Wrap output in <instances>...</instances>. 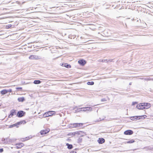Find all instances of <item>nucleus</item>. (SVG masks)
Returning a JSON list of instances; mask_svg holds the SVG:
<instances>
[{"mask_svg":"<svg viewBox=\"0 0 153 153\" xmlns=\"http://www.w3.org/2000/svg\"><path fill=\"white\" fill-rule=\"evenodd\" d=\"M26 123V122L25 120H23L20 122H17V123L14 124L13 125H10L9 126V128H11L14 127H16V128L19 127L18 125L21 124H25Z\"/></svg>","mask_w":153,"mask_h":153,"instance_id":"obj_1","label":"nucleus"},{"mask_svg":"<svg viewBox=\"0 0 153 153\" xmlns=\"http://www.w3.org/2000/svg\"><path fill=\"white\" fill-rule=\"evenodd\" d=\"M25 114V113L24 111H18L17 114L16 116L19 117H21L24 116Z\"/></svg>","mask_w":153,"mask_h":153,"instance_id":"obj_2","label":"nucleus"},{"mask_svg":"<svg viewBox=\"0 0 153 153\" xmlns=\"http://www.w3.org/2000/svg\"><path fill=\"white\" fill-rule=\"evenodd\" d=\"M53 112H54V111H48L45 113V114H44V116L45 117L51 116L53 114Z\"/></svg>","mask_w":153,"mask_h":153,"instance_id":"obj_3","label":"nucleus"},{"mask_svg":"<svg viewBox=\"0 0 153 153\" xmlns=\"http://www.w3.org/2000/svg\"><path fill=\"white\" fill-rule=\"evenodd\" d=\"M49 131L50 129L48 128H47L45 129L41 130L40 131V133L41 135H43L47 134Z\"/></svg>","mask_w":153,"mask_h":153,"instance_id":"obj_4","label":"nucleus"},{"mask_svg":"<svg viewBox=\"0 0 153 153\" xmlns=\"http://www.w3.org/2000/svg\"><path fill=\"white\" fill-rule=\"evenodd\" d=\"M144 103H140L139 105H137L136 107L137 108L139 109H145L144 106Z\"/></svg>","mask_w":153,"mask_h":153,"instance_id":"obj_5","label":"nucleus"},{"mask_svg":"<svg viewBox=\"0 0 153 153\" xmlns=\"http://www.w3.org/2000/svg\"><path fill=\"white\" fill-rule=\"evenodd\" d=\"M133 133V131L130 130H128L125 131L124 134L125 135H130L132 134Z\"/></svg>","mask_w":153,"mask_h":153,"instance_id":"obj_6","label":"nucleus"},{"mask_svg":"<svg viewBox=\"0 0 153 153\" xmlns=\"http://www.w3.org/2000/svg\"><path fill=\"white\" fill-rule=\"evenodd\" d=\"M78 63L81 65L84 66L86 63V62L85 60L82 59L79 60Z\"/></svg>","mask_w":153,"mask_h":153,"instance_id":"obj_7","label":"nucleus"},{"mask_svg":"<svg viewBox=\"0 0 153 153\" xmlns=\"http://www.w3.org/2000/svg\"><path fill=\"white\" fill-rule=\"evenodd\" d=\"M10 114L9 116V117L10 118L13 116L14 115L16 114V110L14 109H12L10 111Z\"/></svg>","mask_w":153,"mask_h":153,"instance_id":"obj_8","label":"nucleus"},{"mask_svg":"<svg viewBox=\"0 0 153 153\" xmlns=\"http://www.w3.org/2000/svg\"><path fill=\"white\" fill-rule=\"evenodd\" d=\"M144 108L145 109H147L149 108L151 106L150 104L149 103H144Z\"/></svg>","mask_w":153,"mask_h":153,"instance_id":"obj_9","label":"nucleus"},{"mask_svg":"<svg viewBox=\"0 0 153 153\" xmlns=\"http://www.w3.org/2000/svg\"><path fill=\"white\" fill-rule=\"evenodd\" d=\"M97 141L99 144H102L105 142V140L103 138H99Z\"/></svg>","mask_w":153,"mask_h":153,"instance_id":"obj_10","label":"nucleus"},{"mask_svg":"<svg viewBox=\"0 0 153 153\" xmlns=\"http://www.w3.org/2000/svg\"><path fill=\"white\" fill-rule=\"evenodd\" d=\"M61 65L68 68H69L71 67V66L70 65L66 63H63Z\"/></svg>","mask_w":153,"mask_h":153,"instance_id":"obj_11","label":"nucleus"},{"mask_svg":"<svg viewBox=\"0 0 153 153\" xmlns=\"http://www.w3.org/2000/svg\"><path fill=\"white\" fill-rule=\"evenodd\" d=\"M24 146V143H20L16 144V148L17 149H20L22 147Z\"/></svg>","mask_w":153,"mask_h":153,"instance_id":"obj_12","label":"nucleus"},{"mask_svg":"<svg viewBox=\"0 0 153 153\" xmlns=\"http://www.w3.org/2000/svg\"><path fill=\"white\" fill-rule=\"evenodd\" d=\"M38 58V56L36 55H30L29 57L30 59H37Z\"/></svg>","mask_w":153,"mask_h":153,"instance_id":"obj_13","label":"nucleus"},{"mask_svg":"<svg viewBox=\"0 0 153 153\" xmlns=\"http://www.w3.org/2000/svg\"><path fill=\"white\" fill-rule=\"evenodd\" d=\"M75 125H76L75 128H78L79 127H82L83 126V124L82 123H75Z\"/></svg>","mask_w":153,"mask_h":153,"instance_id":"obj_14","label":"nucleus"},{"mask_svg":"<svg viewBox=\"0 0 153 153\" xmlns=\"http://www.w3.org/2000/svg\"><path fill=\"white\" fill-rule=\"evenodd\" d=\"M139 116H135L134 117H131L130 119L132 120H139Z\"/></svg>","mask_w":153,"mask_h":153,"instance_id":"obj_15","label":"nucleus"},{"mask_svg":"<svg viewBox=\"0 0 153 153\" xmlns=\"http://www.w3.org/2000/svg\"><path fill=\"white\" fill-rule=\"evenodd\" d=\"M25 99L24 97H19L18 99V101L19 102H23Z\"/></svg>","mask_w":153,"mask_h":153,"instance_id":"obj_16","label":"nucleus"},{"mask_svg":"<svg viewBox=\"0 0 153 153\" xmlns=\"http://www.w3.org/2000/svg\"><path fill=\"white\" fill-rule=\"evenodd\" d=\"M66 146H67V148L69 149H71L73 148V145L72 144H70L68 143L66 144Z\"/></svg>","mask_w":153,"mask_h":153,"instance_id":"obj_17","label":"nucleus"},{"mask_svg":"<svg viewBox=\"0 0 153 153\" xmlns=\"http://www.w3.org/2000/svg\"><path fill=\"white\" fill-rule=\"evenodd\" d=\"M144 149H146V150H152L153 149V148H152L151 147L149 146L145 147H144Z\"/></svg>","mask_w":153,"mask_h":153,"instance_id":"obj_18","label":"nucleus"},{"mask_svg":"<svg viewBox=\"0 0 153 153\" xmlns=\"http://www.w3.org/2000/svg\"><path fill=\"white\" fill-rule=\"evenodd\" d=\"M1 93L2 94H4L7 93V90L4 89L1 91Z\"/></svg>","mask_w":153,"mask_h":153,"instance_id":"obj_19","label":"nucleus"},{"mask_svg":"<svg viewBox=\"0 0 153 153\" xmlns=\"http://www.w3.org/2000/svg\"><path fill=\"white\" fill-rule=\"evenodd\" d=\"M75 123H71L70 125H69V128H75L76 125H75Z\"/></svg>","mask_w":153,"mask_h":153,"instance_id":"obj_20","label":"nucleus"},{"mask_svg":"<svg viewBox=\"0 0 153 153\" xmlns=\"http://www.w3.org/2000/svg\"><path fill=\"white\" fill-rule=\"evenodd\" d=\"M41 83V81L39 80H35L33 82V83L35 84H39Z\"/></svg>","mask_w":153,"mask_h":153,"instance_id":"obj_21","label":"nucleus"},{"mask_svg":"<svg viewBox=\"0 0 153 153\" xmlns=\"http://www.w3.org/2000/svg\"><path fill=\"white\" fill-rule=\"evenodd\" d=\"M139 119H143L145 118H146L147 117V116L146 115H142L140 116H139Z\"/></svg>","mask_w":153,"mask_h":153,"instance_id":"obj_22","label":"nucleus"},{"mask_svg":"<svg viewBox=\"0 0 153 153\" xmlns=\"http://www.w3.org/2000/svg\"><path fill=\"white\" fill-rule=\"evenodd\" d=\"M78 109H81V110H80V111H86L85 107H82L81 108H78Z\"/></svg>","mask_w":153,"mask_h":153,"instance_id":"obj_23","label":"nucleus"},{"mask_svg":"<svg viewBox=\"0 0 153 153\" xmlns=\"http://www.w3.org/2000/svg\"><path fill=\"white\" fill-rule=\"evenodd\" d=\"M85 108H86V111H91L92 110V108L91 107H88H88H85Z\"/></svg>","mask_w":153,"mask_h":153,"instance_id":"obj_24","label":"nucleus"},{"mask_svg":"<svg viewBox=\"0 0 153 153\" xmlns=\"http://www.w3.org/2000/svg\"><path fill=\"white\" fill-rule=\"evenodd\" d=\"M16 139H9L8 140V141L12 143L13 142L16 141Z\"/></svg>","mask_w":153,"mask_h":153,"instance_id":"obj_25","label":"nucleus"},{"mask_svg":"<svg viewBox=\"0 0 153 153\" xmlns=\"http://www.w3.org/2000/svg\"><path fill=\"white\" fill-rule=\"evenodd\" d=\"M135 142V140H131L128 141L126 142V143H133Z\"/></svg>","mask_w":153,"mask_h":153,"instance_id":"obj_26","label":"nucleus"},{"mask_svg":"<svg viewBox=\"0 0 153 153\" xmlns=\"http://www.w3.org/2000/svg\"><path fill=\"white\" fill-rule=\"evenodd\" d=\"M94 84V82L91 81V82H87V84L88 85H93Z\"/></svg>","mask_w":153,"mask_h":153,"instance_id":"obj_27","label":"nucleus"},{"mask_svg":"<svg viewBox=\"0 0 153 153\" xmlns=\"http://www.w3.org/2000/svg\"><path fill=\"white\" fill-rule=\"evenodd\" d=\"M102 62H111V60H110V59H109V60H107V59H106V60H102Z\"/></svg>","mask_w":153,"mask_h":153,"instance_id":"obj_28","label":"nucleus"},{"mask_svg":"<svg viewBox=\"0 0 153 153\" xmlns=\"http://www.w3.org/2000/svg\"><path fill=\"white\" fill-rule=\"evenodd\" d=\"M16 89L18 91H22V87H17L16 88Z\"/></svg>","mask_w":153,"mask_h":153,"instance_id":"obj_29","label":"nucleus"},{"mask_svg":"<svg viewBox=\"0 0 153 153\" xmlns=\"http://www.w3.org/2000/svg\"><path fill=\"white\" fill-rule=\"evenodd\" d=\"M80 132H81V131H79L75 132H74V133H72V134H73L74 135H75L76 134H79Z\"/></svg>","mask_w":153,"mask_h":153,"instance_id":"obj_30","label":"nucleus"},{"mask_svg":"<svg viewBox=\"0 0 153 153\" xmlns=\"http://www.w3.org/2000/svg\"><path fill=\"white\" fill-rule=\"evenodd\" d=\"M12 26V25H7L6 26V28L7 29H9Z\"/></svg>","mask_w":153,"mask_h":153,"instance_id":"obj_31","label":"nucleus"},{"mask_svg":"<svg viewBox=\"0 0 153 153\" xmlns=\"http://www.w3.org/2000/svg\"><path fill=\"white\" fill-rule=\"evenodd\" d=\"M102 102H105L106 101V100L105 98H103L101 99Z\"/></svg>","mask_w":153,"mask_h":153,"instance_id":"obj_32","label":"nucleus"},{"mask_svg":"<svg viewBox=\"0 0 153 153\" xmlns=\"http://www.w3.org/2000/svg\"><path fill=\"white\" fill-rule=\"evenodd\" d=\"M7 93L8 92H12V90L11 89H9L8 90H7Z\"/></svg>","mask_w":153,"mask_h":153,"instance_id":"obj_33","label":"nucleus"},{"mask_svg":"<svg viewBox=\"0 0 153 153\" xmlns=\"http://www.w3.org/2000/svg\"><path fill=\"white\" fill-rule=\"evenodd\" d=\"M3 148L0 149V152L1 153L3 152Z\"/></svg>","mask_w":153,"mask_h":153,"instance_id":"obj_34","label":"nucleus"},{"mask_svg":"<svg viewBox=\"0 0 153 153\" xmlns=\"http://www.w3.org/2000/svg\"><path fill=\"white\" fill-rule=\"evenodd\" d=\"M137 103V102H132V105H134L135 104H136Z\"/></svg>","mask_w":153,"mask_h":153,"instance_id":"obj_35","label":"nucleus"},{"mask_svg":"<svg viewBox=\"0 0 153 153\" xmlns=\"http://www.w3.org/2000/svg\"><path fill=\"white\" fill-rule=\"evenodd\" d=\"M82 141V138H79L78 139V141L81 142Z\"/></svg>","mask_w":153,"mask_h":153,"instance_id":"obj_36","label":"nucleus"},{"mask_svg":"<svg viewBox=\"0 0 153 153\" xmlns=\"http://www.w3.org/2000/svg\"><path fill=\"white\" fill-rule=\"evenodd\" d=\"M70 153H76V152L75 151H72L70 152Z\"/></svg>","mask_w":153,"mask_h":153,"instance_id":"obj_37","label":"nucleus"},{"mask_svg":"<svg viewBox=\"0 0 153 153\" xmlns=\"http://www.w3.org/2000/svg\"><path fill=\"white\" fill-rule=\"evenodd\" d=\"M78 108V106H75L74 107V109H75L76 108Z\"/></svg>","mask_w":153,"mask_h":153,"instance_id":"obj_38","label":"nucleus"},{"mask_svg":"<svg viewBox=\"0 0 153 153\" xmlns=\"http://www.w3.org/2000/svg\"><path fill=\"white\" fill-rule=\"evenodd\" d=\"M79 109H78L77 110H75V112H79L80 111V110H79V111H78V110Z\"/></svg>","mask_w":153,"mask_h":153,"instance_id":"obj_39","label":"nucleus"},{"mask_svg":"<svg viewBox=\"0 0 153 153\" xmlns=\"http://www.w3.org/2000/svg\"><path fill=\"white\" fill-rule=\"evenodd\" d=\"M81 106V105H79V106H78V107H80V106Z\"/></svg>","mask_w":153,"mask_h":153,"instance_id":"obj_40","label":"nucleus"},{"mask_svg":"<svg viewBox=\"0 0 153 153\" xmlns=\"http://www.w3.org/2000/svg\"><path fill=\"white\" fill-rule=\"evenodd\" d=\"M129 85H131V82H130V83H129Z\"/></svg>","mask_w":153,"mask_h":153,"instance_id":"obj_41","label":"nucleus"},{"mask_svg":"<svg viewBox=\"0 0 153 153\" xmlns=\"http://www.w3.org/2000/svg\"><path fill=\"white\" fill-rule=\"evenodd\" d=\"M147 80H149L150 79H147Z\"/></svg>","mask_w":153,"mask_h":153,"instance_id":"obj_42","label":"nucleus"},{"mask_svg":"<svg viewBox=\"0 0 153 153\" xmlns=\"http://www.w3.org/2000/svg\"><path fill=\"white\" fill-rule=\"evenodd\" d=\"M26 139H27V137H26Z\"/></svg>","mask_w":153,"mask_h":153,"instance_id":"obj_43","label":"nucleus"},{"mask_svg":"<svg viewBox=\"0 0 153 153\" xmlns=\"http://www.w3.org/2000/svg\"><path fill=\"white\" fill-rule=\"evenodd\" d=\"M1 106V105L0 104V106Z\"/></svg>","mask_w":153,"mask_h":153,"instance_id":"obj_44","label":"nucleus"}]
</instances>
